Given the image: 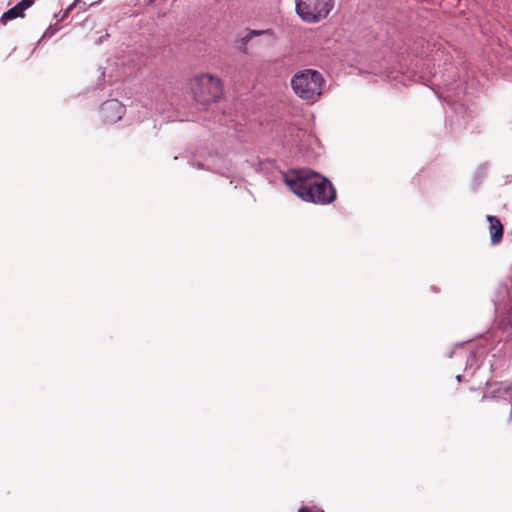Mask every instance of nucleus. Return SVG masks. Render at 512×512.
Instances as JSON below:
<instances>
[{
	"mask_svg": "<svg viewBox=\"0 0 512 512\" xmlns=\"http://www.w3.org/2000/svg\"><path fill=\"white\" fill-rule=\"evenodd\" d=\"M286 186L303 201L329 204L336 198L331 182L311 170H293L283 174Z\"/></svg>",
	"mask_w": 512,
	"mask_h": 512,
	"instance_id": "f257e3e1",
	"label": "nucleus"
},
{
	"mask_svg": "<svg viewBox=\"0 0 512 512\" xmlns=\"http://www.w3.org/2000/svg\"><path fill=\"white\" fill-rule=\"evenodd\" d=\"M290 84L300 99L313 103L321 97L325 79L317 70L304 69L291 78Z\"/></svg>",
	"mask_w": 512,
	"mask_h": 512,
	"instance_id": "f03ea898",
	"label": "nucleus"
},
{
	"mask_svg": "<svg viewBox=\"0 0 512 512\" xmlns=\"http://www.w3.org/2000/svg\"><path fill=\"white\" fill-rule=\"evenodd\" d=\"M190 89L194 99L201 104H209L222 95L221 80L208 73L196 75L190 81Z\"/></svg>",
	"mask_w": 512,
	"mask_h": 512,
	"instance_id": "7ed1b4c3",
	"label": "nucleus"
},
{
	"mask_svg": "<svg viewBox=\"0 0 512 512\" xmlns=\"http://www.w3.org/2000/svg\"><path fill=\"white\" fill-rule=\"evenodd\" d=\"M335 6V0H295L296 13L308 24L325 20Z\"/></svg>",
	"mask_w": 512,
	"mask_h": 512,
	"instance_id": "20e7f679",
	"label": "nucleus"
},
{
	"mask_svg": "<svg viewBox=\"0 0 512 512\" xmlns=\"http://www.w3.org/2000/svg\"><path fill=\"white\" fill-rule=\"evenodd\" d=\"M102 113L106 122L114 123L123 117L124 107L119 101L111 100L103 104Z\"/></svg>",
	"mask_w": 512,
	"mask_h": 512,
	"instance_id": "39448f33",
	"label": "nucleus"
},
{
	"mask_svg": "<svg viewBox=\"0 0 512 512\" xmlns=\"http://www.w3.org/2000/svg\"><path fill=\"white\" fill-rule=\"evenodd\" d=\"M33 4V0H22L14 7L2 14L0 22L6 24L8 21L24 16V11Z\"/></svg>",
	"mask_w": 512,
	"mask_h": 512,
	"instance_id": "423d86ee",
	"label": "nucleus"
},
{
	"mask_svg": "<svg viewBox=\"0 0 512 512\" xmlns=\"http://www.w3.org/2000/svg\"><path fill=\"white\" fill-rule=\"evenodd\" d=\"M487 220L490 224V237L493 244H498L503 236V226L500 220L495 216H488Z\"/></svg>",
	"mask_w": 512,
	"mask_h": 512,
	"instance_id": "0eeeda50",
	"label": "nucleus"
},
{
	"mask_svg": "<svg viewBox=\"0 0 512 512\" xmlns=\"http://www.w3.org/2000/svg\"><path fill=\"white\" fill-rule=\"evenodd\" d=\"M95 2L94 0H91V3Z\"/></svg>",
	"mask_w": 512,
	"mask_h": 512,
	"instance_id": "6e6552de",
	"label": "nucleus"
}]
</instances>
